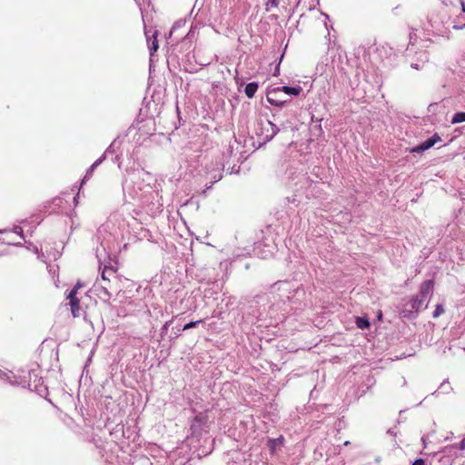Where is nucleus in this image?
<instances>
[{
  "label": "nucleus",
  "instance_id": "nucleus-1",
  "mask_svg": "<svg viewBox=\"0 0 465 465\" xmlns=\"http://www.w3.org/2000/svg\"><path fill=\"white\" fill-rule=\"evenodd\" d=\"M82 285L78 282L74 288L67 295V299L70 301L71 312L74 317L80 315L79 300L76 298V292Z\"/></svg>",
  "mask_w": 465,
  "mask_h": 465
},
{
  "label": "nucleus",
  "instance_id": "nucleus-2",
  "mask_svg": "<svg viewBox=\"0 0 465 465\" xmlns=\"http://www.w3.org/2000/svg\"><path fill=\"white\" fill-rule=\"evenodd\" d=\"M281 93L280 87H275L267 92L266 99L267 102L274 106H282L285 104V101L281 100L277 97V94Z\"/></svg>",
  "mask_w": 465,
  "mask_h": 465
},
{
  "label": "nucleus",
  "instance_id": "nucleus-3",
  "mask_svg": "<svg viewBox=\"0 0 465 465\" xmlns=\"http://www.w3.org/2000/svg\"><path fill=\"white\" fill-rule=\"evenodd\" d=\"M440 140V137L438 134H434L432 137L429 138L428 140L423 142L419 146H417L415 148H412L411 152H418V153H420V152H423L425 150H428L430 147H432Z\"/></svg>",
  "mask_w": 465,
  "mask_h": 465
},
{
  "label": "nucleus",
  "instance_id": "nucleus-4",
  "mask_svg": "<svg viewBox=\"0 0 465 465\" xmlns=\"http://www.w3.org/2000/svg\"><path fill=\"white\" fill-rule=\"evenodd\" d=\"M433 289V282L430 280L425 281L420 286V296L429 298Z\"/></svg>",
  "mask_w": 465,
  "mask_h": 465
},
{
  "label": "nucleus",
  "instance_id": "nucleus-5",
  "mask_svg": "<svg viewBox=\"0 0 465 465\" xmlns=\"http://www.w3.org/2000/svg\"><path fill=\"white\" fill-rule=\"evenodd\" d=\"M280 88H281V92H283L284 94H286L288 95H294V96L299 95L301 94V92L302 91V88L299 85L294 86V87L282 86Z\"/></svg>",
  "mask_w": 465,
  "mask_h": 465
},
{
  "label": "nucleus",
  "instance_id": "nucleus-6",
  "mask_svg": "<svg viewBox=\"0 0 465 465\" xmlns=\"http://www.w3.org/2000/svg\"><path fill=\"white\" fill-rule=\"evenodd\" d=\"M427 298H423L422 296H418L416 299L412 302V308L415 310H420L423 307H426Z\"/></svg>",
  "mask_w": 465,
  "mask_h": 465
},
{
  "label": "nucleus",
  "instance_id": "nucleus-7",
  "mask_svg": "<svg viewBox=\"0 0 465 465\" xmlns=\"http://www.w3.org/2000/svg\"><path fill=\"white\" fill-rule=\"evenodd\" d=\"M258 89V84L256 83H249L244 89L245 94L252 98L255 94L256 91Z\"/></svg>",
  "mask_w": 465,
  "mask_h": 465
},
{
  "label": "nucleus",
  "instance_id": "nucleus-8",
  "mask_svg": "<svg viewBox=\"0 0 465 465\" xmlns=\"http://www.w3.org/2000/svg\"><path fill=\"white\" fill-rule=\"evenodd\" d=\"M282 437H280L278 439H273L269 440V448L272 452H274L276 449L282 445Z\"/></svg>",
  "mask_w": 465,
  "mask_h": 465
},
{
  "label": "nucleus",
  "instance_id": "nucleus-9",
  "mask_svg": "<svg viewBox=\"0 0 465 465\" xmlns=\"http://www.w3.org/2000/svg\"><path fill=\"white\" fill-rule=\"evenodd\" d=\"M355 323H356L357 327L361 330H364L370 326V322H369L368 319L361 318V317H357Z\"/></svg>",
  "mask_w": 465,
  "mask_h": 465
},
{
  "label": "nucleus",
  "instance_id": "nucleus-10",
  "mask_svg": "<svg viewBox=\"0 0 465 465\" xmlns=\"http://www.w3.org/2000/svg\"><path fill=\"white\" fill-rule=\"evenodd\" d=\"M463 122H465V113L464 112L456 113L451 119L452 124H460V123H463Z\"/></svg>",
  "mask_w": 465,
  "mask_h": 465
},
{
  "label": "nucleus",
  "instance_id": "nucleus-11",
  "mask_svg": "<svg viewBox=\"0 0 465 465\" xmlns=\"http://www.w3.org/2000/svg\"><path fill=\"white\" fill-rule=\"evenodd\" d=\"M156 36H157V32L155 31L153 35V41L149 45L151 54H153V53L156 52L158 49V42H157Z\"/></svg>",
  "mask_w": 465,
  "mask_h": 465
},
{
  "label": "nucleus",
  "instance_id": "nucleus-12",
  "mask_svg": "<svg viewBox=\"0 0 465 465\" xmlns=\"http://www.w3.org/2000/svg\"><path fill=\"white\" fill-rule=\"evenodd\" d=\"M439 391L442 393H449L451 391L450 384L448 381H443L440 387Z\"/></svg>",
  "mask_w": 465,
  "mask_h": 465
},
{
  "label": "nucleus",
  "instance_id": "nucleus-13",
  "mask_svg": "<svg viewBox=\"0 0 465 465\" xmlns=\"http://www.w3.org/2000/svg\"><path fill=\"white\" fill-rule=\"evenodd\" d=\"M444 313V308L442 304H438L435 308V311L433 312V318H438L441 314Z\"/></svg>",
  "mask_w": 465,
  "mask_h": 465
},
{
  "label": "nucleus",
  "instance_id": "nucleus-14",
  "mask_svg": "<svg viewBox=\"0 0 465 465\" xmlns=\"http://www.w3.org/2000/svg\"><path fill=\"white\" fill-rule=\"evenodd\" d=\"M201 322H202V321L191 322H189V323L185 324V325L183 326V331H186V330H189V329H191V328H193V327H195V326H197Z\"/></svg>",
  "mask_w": 465,
  "mask_h": 465
},
{
  "label": "nucleus",
  "instance_id": "nucleus-15",
  "mask_svg": "<svg viewBox=\"0 0 465 465\" xmlns=\"http://www.w3.org/2000/svg\"><path fill=\"white\" fill-rule=\"evenodd\" d=\"M268 124L272 127L271 138H272L279 132V128L272 122H268Z\"/></svg>",
  "mask_w": 465,
  "mask_h": 465
},
{
  "label": "nucleus",
  "instance_id": "nucleus-16",
  "mask_svg": "<svg viewBox=\"0 0 465 465\" xmlns=\"http://www.w3.org/2000/svg\"><path fill=\"white\" fill-rule=\"evenodd\" d=\"M96 167L94 165V163L91 165V167L89 168V170L87 171L83 182H84L89 176L92 175L93 172L94 171Z\"/></svg>",
  "mask_w": 465,
  "mask_h": 465
},
{
  "label": "nucleus",
  "instance_id": "nucleus-17",
  "mask_svg": "<svg viewBox=\"0 0 465 465\" xmlns=\"http://www.w3.org/2000/svg\"><path fill=\"white\" fill-rule=\"evenodd\" d=\"M412 465H425V461L422 459H418L412 463Z\"/></svg>",
  "mask_w": 465,
  "mask_h": 465
},
{
  "label": "nucleus",
  "instance_id": "nucleus-18",
  "mask_svg": "<svg viewBox=\"0 0 465 465\" xmlns=\"http://www.w3.org/2000/svg\"><path fill=\"white\" fill-rule=\"evenodd\" d=\"M460 450H465V438L460 442Z\"/></svg>",
  "mask_w": 465,
  "mask_h": 465
},
{
  "label": "nucleus",
  "instance_id": "nucleus-19",
  "mask_svg": "<svg viewBox=\"0 0 465 465\" xmlns=\"http://www.w3.org/2000/svg\"><path fill=\"white\" fill-rule=\"evenodd\" d=\"M102 161H103V159H98V160H96V161L94 163V165L95 167H97V166L102 163Z\"/></svg>",
  "mask_w": 465,
  "mask_h": 465
},
{
  "label": "nucleus",
  "instance_id": "nucleus-20",
  "mask_svg": "<svg viewBox=\"0 0 465 465\" xmlns=\"http://www.w3.org/2000/svg\"><path fill=\"white\" fill-rule=\"evenodd\" d=\"M4 376L6 377V379H9V377L7 376L6 373H3L1 371H0V378L1 379H4Z\"/></svg>",
  "mask_w": 465,
  "mask_h": 465
},
{
  "label": "nucleus",
  "instance_id": "nucleus-21",
  "mask_svg": "<svg viewBox=\"0 0 465 465\" xmlns=\"http://www.w3.org/2000/svg\"><path fill=\"white\" fill-rule=\"evenodd\" d=\"M106 277H107V274H105V271H104V272H102V278H103L104 280H106V279H107Z\"/></svg>",
  "mask_w": 465,
  "mask_h": 465
},
{
  "label": "nucleus",
  "instance_id": "nucleus-22",
  "mask_svg": "<svg viewBox=\"0 0 465 465\" xmlns=\"http://www.w3.org/2000/svg\"><path fill=\"white\" fill-rule=\"evenodd\" d=\"M411 67L415 68V69H419V65L418 64H411Z\"/></svg>",
  "mask_w": 465,
  "mask_h": 465
},
{
  "label": "nucleus",
  "instance_id": "nucleus-23",
  "mask_svg": "<svg viewBox=\"0 0 465 465\" xmlns=\"http://www.w3.org/2000/svg\"><path fill=\"white\" fill-rule=\"evenodd\" d=\"M462 10L465 12V5L462 3Z\"/></svg>",
  "mask_w": 465,
  "mask_h": 465
}]
</instances>
